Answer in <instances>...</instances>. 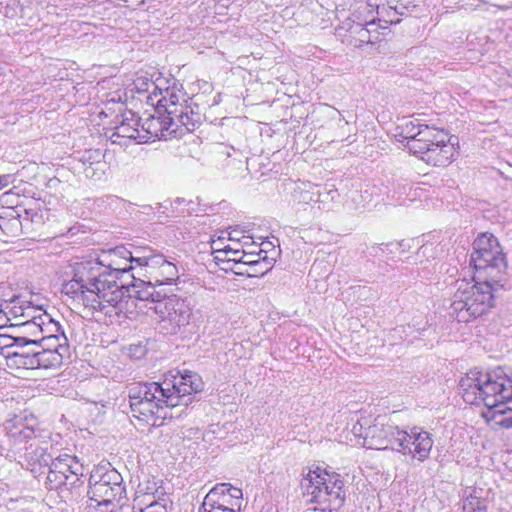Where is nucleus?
<instances>
[{
  "mask_svg": "<svg viewBox=\"0 0 512 512\" xmlns=\"http://www.w3.org/2000/svg\"><path fill=\"white\" fill-rule=\"evenodd\" d=\"M137 256L123 246L102 251L97 259L76 263L73 277L63 283L62 293L110 323L126 316L124 276L130 277Z\"/></svg>",
  "mask_w": 512,
  "mask_h": 512,
  "instance_id": "nucleus-1",
  "label": "nucleus"
},
{
  "mask_svg": "<svg viewBox=\"0 0 512 512\" xmlns=\"http://www.w3.org/2000/svg\"><path fill=\"white\" fill-rule=\"evenodd\" d=\"M459 387L467 404L488 408L495 426L512 428V371L502 367L485 373L471 370Z\"/></svg>",
  "mask_w": 512,
  "mask_h": 512,
  "instance_id": "nucleus-2",
  "label": "nucleus"
},
{
  "mask_svg": "<svg viewBox=\"0 0 512 512\" xmlns=\"http://www.w3.org/2000/svg\"><path fill=\"white\" fill-rule=\"evenodd\" d=\"M200 377L193 372L165 375L162 382L136 383L129 388V398L139 399L166 408L187 406L192 395L202 390Z\"/></svg>",
  "mask_w": 512,
  "mask_h": 512,
  "instance_id": "nucleus-3",
  "label": "nucleus"
},
{
  "mask_svg": "<svg viewBox=\"0 0 512 512\" xmlns=\"http://www.w3.org/2000/svg\"><path fill=\"white\" fill-rule=\"evenodd\" d=\"M499 287L500 284L487 279L458 282L449 307L450 316L463 323L482 317L494 307Z\"/></svg>",
  "mask_w": 512,
  "mask_h": 512,
  "instance_id": "nucleus-4",
  "label": "nucleus"
},
{
  "mask_svg": "<svg viewBox=\"0 0 512 512\" xmlns=\"http://www.w3.org/2000/svg\"><path fill=\"white\" fill-rule=\"evenodd\" d=\"M300 484L310 502L322 505L305 512H337L344 504V483L337 473H329L319 467L308 469L303 473Z\"/></svg>",
  "mask_w": 512,
  "mask_h": 512,
  "instance_id": "nucleus-5",
  "label": "nucleus"
},
{
  "mask_svg": "<svg viewBox=\"0 0 512 512\" xmlns=\"http://www.w3.org/2000/svg\"><path fill=\"white\" fill-rule=\"evenodd\" d=\"M470 265L478 273L479 279L499 284L507 265L499 242L493 234L483 233L474 240Z\"/></svg>",
  "mask_w": 512,
  "mask_h": 512,
  "instance_id": "nucleus-6",
  "label": "nucleus"
},
{
  "mask_svg": "<svg viewBox=\"0 0 512 512\" xmlns=\"http://www.w3.org/2000/svg\"><path fill=\"white\" fill-rule=\"evenodd\" d=\"M88 496L98 506H105L109 512H114V508L126 496L122 475L110 465L95 468L89 477Z\"/></svg>",
  "mask_w": 512,
  "mask_h": 512,
  "instance_id": "nucleus-7",
  "label": "nucleus"
},
{
  "mask_svg": "<svg viewBox=\"0 0 512 512\" xmlns=\"http://www.w3.org/2000/svg\"><path fill=\"white\" fill-rule=\"evenodd\" d=\"M151 309L157 316L160 329L169 335H175L189 325L193 310L189 299L176 294L165 295Z\"/></svg>",
  "mask_w": 512,
  "mask_h": 512,
  "instance_id": "nucleus-8",
  "label": "nucleus"
},
{
  "mask_svg": "<svg viewBox=\"0 0 512 512\" xmlns=\"http://www.w3.org/2000/svg\"><path fill=\"white\" fill-rule=\"evenodd\" d=\"M399 434L394 451L419 462H424L429 458L434 444L429 432L421 427L414 426L408 430L400 428Z\"/></svg>",
  "mask_w": 512,
  "mask_h": 512,
  "instance_id": "nucleus-9",
  "label": "nucleus"
},
{
  "mask_svg": "<svg viewBox=\"0 0 512 512\" xmlns=\"http://www.w3.org/2000/svg\"><path fill=\"white\" fill-rule=\"evenodd\" d=\"M432 137L428 138L429 141H423L420 145L419 152L412 154L420 158L427 164L433 166H447L453 159L456 148L454 143L448 137V134L443 129L434 128Z\"/></svg>",
  "mask_w": 512,
  "mask_h": 512,
  "instance_id": "nucleus-10",
  "label": "nucleus"
},
{
  "mask_svg": "<svg viewBox=\"0 0 512 512\" xmlns=\"http://www.w3.org/2000/svg\"><path fill=\"white\" fill-rule=\"evenodd\" d=\"M49 439V432H38V438H34L28 446H25V449L13 461L31 473L39 474L52 461L54 452Z\"/></svg>",
  "mask_w": 512,
  "mask_h": 512,
  "instance_id": "nucleus-11",
  "label": "nucleus"
},
{
  "mask_svg": "<svg viewBox=\"0 0 512 512\" xmlns=\"http://www.w3.org/2000/svg\"><path fill=\"white\" fill-rule=\"evenodd\" d=\"M4 429L7 443L0 450V455L5 456L10 461H13L34 438H38V433L34 428L26 425L22 419L6 421Z\"/></svg>",
  "mask_w": 512,
  "mask_h": 512,
  "instance_id": "nucleus-12",
  "label": "nucleus"
},
{
  "mask_svg": "<svg viewBox=\"0 0 512 512\" xmlns=\"http://www.w3.org/2000/svg\"><path fill=\"white\" fill-rule=\"evenodd\" d=\"M400 427L376 420L364 428L359 435L363 438V446L368 449L394 451Z\"/></svg>",
  "mask_w": 512,
  "mask_h": 512,
  "instance_id": "nucleus-13",
  "label": "nucleus"
},
{
  "mask_svg": "<svg viewBox=\"0 0 512 512\" xmlns=\"http://www.w3.org/2000/svg\"><path fill=\"white\" fill-rule=\"evenodd\" d=\"M434 126L421 123L419 119H410L404 121L402 124L396 127L395 137L412 154L413 152H419L423 141H429L428 138L432 137L431 133H434Z\"/></svg>",
  "mask_w": 512,
  "mask_h": 512,
  "instance_id": "nucleus-14",
  "label": "nucleus"
},
{
  "mask_svg": "<svg viewBox=\"0 0 512 512\" xmlns=\"http://www.w3.org/2000/svg\"><path fill=\"white\" fill-rule=\"evenodd\" d=\"M0 336L7 340L4 342L5 347L16 348L7 356L11 365L17 368L31 369L30 365L26 364V358L37 354V350L41 346V340L26 336H12L4 332H0Z\"/></svg>",
  "mask_w": 512,
  "mask_h": 512,
  "instance_id": "nucleus-15",
  "label": "nucleus"
},
{
  "mask_svg": "<svg viewBox=\"0 0 512 512\" xmlns=\"http://www.w3.org/2000/svg\"><path fill=\"white\" fill-rule=\"evenodd\" d=\"M60 341L61 344L38 348L36 355L26 358V364L30 365L31 369L59 368L70 355L67 338L62 337Z\"/></svg>",
  "mask_w": 512,
  "mask_h": 512,
  "instance_id": "nucleus-16",
  "label": "nucleus"
},
{
  "mask_svg": "<svg viewBox=\"0 0 512 512\" xmlns=\"http://www.w3.org/2000/svg\"><path fill=\"white\" fill-rule=\"evenodd\" d=\"M158 115H149L140 123L141 141L167 140L174 137L169 115L160 111Z\"/></svg>",
  "mask_w": 512,
  "mask_h": 512,
  "instance_id": "nucleus-17",
  "label": "nucleus"
},
{
  "mask_svg": "<svg viewBox=\"0 0 512 512\" xmlns=\"http://www.w3.org/2000/svg\"><path fill=\"white\" fill-rule=\"evenodd\" d=\"M121 120L115 126L113 132L109 136L113 144L127 146L131 141L142 143L140 132V118L132 111H126L121 114Z\"/></svg>",
  "mask_w": 512,
  "mask_h": 512,
  "instance_id": "nucleus-18",
  "label": "nucleus"
},
{
  "mask_svg": "<svg viewBox=\"0 0 512 512\" xmlns=\"http://www.w3.org/2000/svg\"><path fill=\"white\" fill-rule=\"evenodd\" d=\"M225 512H240L243 493L230 483L216 484L205 496Z\"/></svg>",
  "mask_w": 512,
  "mask_h": 512,
  "instance_id": "nucleus-19",
  "label": "nucleus"
},
{
  "mask_svg": "<svg viewBox=\"0 0 512 512\" xmlns=\"http://www.w3.org/2000/svg\"><path fill=\"white\" fill-rule=\"evenodd\" d=\"M131 412L134 418L151 426H158V420L166 418L167 414L162 413L164 406L153 404L139 399L129 398Z\"/></svg>",
  "mask_w": 512,
  "mask_h": 512,
  "instance_id": "nucleus-20",
  "label": "nucleus"
},
{
  "mask_svg": "<svg viewBox=\"0 0 512 512\" xmlns=\"http://www.w3.org/2000/svg\"><path fill=\"white\" fill-rule=\"evenodd\" d=\"M132 284L125 283L124 288V301L126 306L128 305V299H126V294L128 298H136L141 301H151L154 305L161 301L165 295H163L160 291H157L155 285L151 282H145L140 279H135L134 276Z\"/></svg>",
  "mask_w": 512,
  "mask_h": 512,
  "instance_id": "nucleus-21",
  "label": "nucleus"
},
{
  "mask_svg": "<svg viewBox=\"0 0 512 512\" xmlns=\"http://www.w3.org/2000/svg\"><path fill=\"white\" fill-rule=\"evenodd\" d=\"M158 95H160V98L154 102V105H156L155 112L160 113L161 111L167 115H169V111L174 110V108L177 110L181 106L179 100L184 96L175 79L169 80L168 83H162V91L157 90Z\"/></svg>",
  "mask_w": 512,
  "mask_h": 512,
  "instance_id": "nucleus-22",
  "label": "nucleus"
},
{
  "mask_svg": "<svg viewBox=\"0 0 512 512\" xmlns=\"http://www.w3.org/2000/svg\"><path fill=\"white\" fill-rule=\"evenodd\" d=\"M199 115L189 106H180L177 110L169 111V120L174 137L183 131H193L199 123Z\"/></svg>",
  "mask_w": 512,
  "mask_h": 512,
  "instance_id": "nucleus-23",
  "label": "nucleus"
},
{
  "mask_svg": "<svg viewBox=\"0 0 512 512\" xmlns=\"http://www.w3.org/2000/svg\"><path fill=\"white\" fill-rule=\"evenodd\" d=\"M340 197L338 189L333 184H317L313 212H328L333 209Z\"/></svg>",
  "mask_w": 512,
  "mask_h": 512,
  "instance_id": "nucleus-24",
  "label": "nucleus"
},
{
  "mask_svg": "<svg viewBox=\"0 0 512 512\" xmlns=\"http://www.w3.org/2000/svg\"><path fill=\"white\" fill-rule=\"evenodd\" d=\"M317 184L312 182H298L291 192L292 202L295 205L305 208L309 206L313 211Z\"/></svg>",
  "mask_w": 512,
  "mask_h": 512,
  "instance_id": "nucleus-25",
  "label": "nucleus"
},
{
  "mask_svg": "<svg viewBox=\"0 0 512 512\" xmlns=\"http://www.w3.org/2000/svg\"><path fill=\"white\" fill-rule=\"evenodd\" d=\"M38 321H40L41 326V337L38 339L41 340V342H57V344H61L60 338L66 336L64 332L61 331L59 323L47 312L40 313Z\"/></svg>",
  "mask_w": 512,
  "mask_h": 512,
  "instance_id": "nucleus-26",
  "label": "nucleus"
},
{
  "mask_svg": "<svg viewBox=\"0 0 512 512\" xmlns=\"http://www.w3.org/2000/svg\"><path fill=\"white\" fill-rule=\"evenodd\" d=\"M145 496L149 502L144 508L134 512H169L172 501L163 490L155 489L153 491V488L147 487Z\"/></svg>",
  "mask_w": 512,
  "mask_h": 512,
  "instance_id": "nucleus-27",
  "label": "nucleus"
},
{
  "mask_svg": "<svg viewBox=\"0 0 512 512\" xmlns=\"http://www.w3.org/2000/svg\"><path fill=\"white\" fill-rule=\"evenodd\" d=\"M48 467L47 480L52 484L51 487L57 488L66 484V481L69 479V472L68 462L64 461V454H59L56 457L53 456Z\"/></svg>",
  "mask_w": 512,
  "mask_h": 512,
  "instance_id": "nucleus-28",
  "label": "nucleus"
},
{
  "mask_svg": "<svg viewBox=\"0 0 512 512\" xmlns=\"http://www.w3.org/2000/svg\"><path fill=\"white\" fill-rule=\"evenodd\" d=\"M168 83L169 79L158 77L155 81L148 76L141 75L133 81V89L139 93H147V101L154 105V98L157 97V90L162 91V83Z\"/></svg>",
  "mask_w": 512,
  "mask_h": 512,
  "instance_id": "nucleus-29",
  "label": "nucleus"
},
{
  "mask_svg": "<svg viewBox=\"0 0 512 512\" xmlns=\"http://www.w3.org/2000/svg\"><path fill=\"white\" fill-rule=\"evenodd\" d=\"M101 157L102 154L98 150L89 151L87 155L83 156V170L87 178L93 180L102 179L106 163L100 159Z\"/></svg>",
  "mask_w": 512,
  "mask_h": 512,
  "instance_id": "nucleus-30",
  "label": "nucleus"
},
{
  "mask_svg": "<svg viewBox=\"0 0 512 512\" xmlns=\"http://www.w3.org/2000/svg\"><path fill=\"white\" fill-rule=\"evenodd\" d=\"M29 301L22 299L19 296H14L10 300H5L1 304L0 314L3 313V316L6 317L8 322L14 323L19 322L21 320V316L25 311V306ZM2 316L0 315V320Z\"/></svg>",
  "mask_w": 512,
  "mask_h": 512,
  "instance_id": "nucleus-31",
  "label": "nucleus"
},
{
  "mask_svg": "<svg viewBox=\"0 0 512 512\" xmlns=\"http://www.w3.org/2000/svg\"><path fill=\"white\" fill-rule=\"evenodd\" d=\"M7 328H17L19 334L17 336H26L29 338H39L41 334L40 321L24 320L10 323L9 327L0 326V332Z\"/></svg>",
  "mask_w": 512,
  "mask_h": 512,
  "instance_id": "nucleus-32",
  "label": "nucleus"
},
{
  "mask_svg": "<svg viewBox=\"0 0 512 512\" xmlns=\"http://www.w3.org/2000/svg\"><path fill=\"white\" fill-rule=\"evenodd\" d=\"M166 261L167 259L163 255L153 254L151 251H148V253H145L142 256H137L136 258V264L138 266H145L147 268V272L153 277Z\"/></svg>",
  "mask_w": 512,
  "mask_h": 512,
  "instance_id": "nucleus-33",
  "label": "nucleus"
},
{
  "mask_svg": "<svg viewBox=\"0 0 512 512\" xmlns=\"http://www.w3.org/2000/svg\"><path fill=\"white\" fill-rule=\"evenodd\" d=\"M179 277L178 274V268L177 266L170 262L166 261L162 267H160V270L157 271V273L154 276L155 282L159 285L163 284H172L174 281H176Z\"/></svg>",
  "mask_w": 512,
  "mask_h": 512,
  "instance_id": "nucleus-34",
  "label": "nucleus"
},
{
  "mask_svg": "<svg viewBox=\"0 0 512 512\" xmlns=\"http://www.w3.org/2000/svg\"><path fill=\"white\" fill-rule=\"evenodd\" d=\"M273 263L274 258L268 257L265 253L263 257H258L254 264L243 273H247L249 276H263L272 269Z\"/></svg>",
  "mask_w": 512,
  "mask_h": 512,
  "instance_id": "nucleus-35",
  "label": "nucleus"
},
{
  "mask_svg": "<svg viewBox=\"0 0 512 512\" xmlns=\"http://www.w3.org/2000/svg\"><path fill=\"white\" fill-rule=\"evenodd\" d=\"M348 19L357 25V27L373 26L375 24V18L373 14L369 13L368 10L361 8V2L358 3L357 7L354 9Z\"/></svg>",
  "mask_w": 512,
  "mask_h": 512,
  "instance_id": "nucleus-36",
  "label": "nucleus"
},
{
  "mask_svg": "<svg viewBox=\"0 0 512 512\" xmlns=\"http://www.w3.org/2000/svg\"><path fill=\"white\" fill-rule=\"evenodd\" d=\"M21 226V221L19 220L18 215L0 222V228L2 231L10 236H17L21 231Z\"/></svg>",
  "mask_w": 512,
  "mask_h": 512,
  "instance_id": "nucleus-37",
  "label": "nucleus"
},
{
  "mask_svg": "<svg viewBox=\"0 0 512 512\" xmlns=\"http://www.w3.org/2000/svg\"><path fill=\"white\" fill-rule=\"evenodd\" d=\"M267 253L263 249L259 248L256 250L251 251H245L243 250V253L240 255V258L238 260H241V265H245L248 268H250L254 262L257 260L258 257H263V255Z\"/></svg>",
  "mask_w": 512,
  "mask_h": 512,
  "instance_id": "nucleus-38",
  "label": "nucleus"
},
{
  "mask_svg": "<svg viewBox=\"0 0 512 512\" xmlns=\"http://www.w3.org/2000/svg\"><path fill=\"white\" fill-rule=\"evenodd\" d=\"M371 201L372 193L368 189L360 191V193L353 198L354 209L362 212Z\"/></svg>",
  "mask_w": 512,
  "mask_h": 512,
  "instance_id": "nucleus-39",
  "label": "nucleus"
},
{
  "mask_svg": "<svg viewBox=\"0 0 512 512\" xmlns=\"http://www.w3.org/2000/svg\"><path fill=\"white\" fill-rule=\"evenodd\" d=\"M40 313H46V311L42 310V308L39 306L32 305V303L29 301L28 304L25 306V311L23 313V316H21L20 321H24V320L38 321V317H39Z\"/></svg>",
  "mask_w": 512,
  "mask_h": 512,
  "instance_id": "nucleus-40",
  "label": "nucleus"
},
{
  "mask_svg": "<svg viewBox=\"0 0 512 512\" xmlns=\"http://www.w3.org/2000/svg\"><path fill=\"white\" fill-rule=\"evenodd\" d=\"M64 461L68 462L69 477L82 474L83 467L75 456L64 454Z\"/></svg>",
  "mask_w": 512,
  "mask_h": 512,
  "instance_id": "nucleus-41",
  "label": "nucleus"
},
{
  "mask_svg": "<svg viewBox=\"0 0 512 512\" xmlns=\"http://www.w3.org/2000/svg\"><path fill=\"white\" fill-rule=\"evenodd\" d=\"M400 244L398 243H382L377 246H373L372 250L375 256H380L381 254L392 253L393 249H398Z\"/></svg>",
  "mask_w": 512,
  "mask_h": 512,
  "instance_id": "nucleus-42",
  "label": "nucleus"
},
{
  "mask_svg": "<svg viewBox=\"0 0 512 512\" xmlns=\"http://www.w3.org/2000/svg\"><path fill=\"white\" fill-rule=\"evenodd\" d=\"M368 27L369 26L357 27V25H353V26L349 27V30H353V32L358 34L359 41L361 43H370L371 42V39H370V36H369L370 29Z\"/></svg>",
  "mask_w": 512,
  "mask_h": 512,
  "instance_id": "nucleus-43",
  "label": "nucleus"
},
{
  "mask_svg": "<svg viewBox=\"0 0 512 512\" xmlns=\"http://www.w3.org/2000/svg\"><path fill=\"white\" fill-rule=\"evenodd\" d=\"M198 512H225L223 509L218 507L215 502H212L210 498L204 497V500L201 506L198 509Z\"/></svg>",
  "mask_w": 512,
  "mask_h": 512,
  "instance_id": "nucleus-44",
  "label": "nucleus"
},
{
  "mask_svg": "<svg viewBox=\"0 0 512 512\" xmlns=\"http://www.w3.org/2000/svg\"><path fill=\"white\" fill-rule=\"evenodd\" d=\"M224 253L229 256L230 262H234L235 264H240L241 260H238L240 258V255L243 253V250L232 248L230 246L224 247Z\"/></svg>",
  "mask_w": 512,
  "mask_h": 512,
  "instance_id": "nucleus-45",
  "label": "nucleus"
},
{
  "mask_svg": "<svg viewBox=\"0 0 512 512\" xmlns=\"http://www.w3.org/2000/svg\"><path fill=\"white\" fill-rule=\"evenodd\" d=\"M463 512H485V510L479 505L477 499H471L464 502Z\"/></svg>",
  "mask_w": 512,
  "mask_h": 512,
  "instance_id": "nucleus-46",
  "label": "nucleus"
},
{
  "mask_svg": "<svg viewBox=\"0 0 512 512\" xmlns=\"http://www.w3.org/2000/svg\"><path fill=\"white\" fill-rule=\"evenodd\" d=\"M361 8L364 10H368L369 13L374 14V11L376 9V12L378 13L379 4L377 0H367V1H361Z\"/></svg>",
  "mask_w": 512,
  "mask_h": 512,
  "instance_id": "nucleus-47",
  "label": "nucleus"
},
{
  "mask_svg": "<svg viewBox=\"0 0 512 512\" xmlns=\"http://www.w3.org/2000/svg\"><path fill=\"white\" fill-rule=\"evenodd\" d=\"M213 253L214 259L217 261V263H230L229 256L224 253V248H215Z\"/></svg>",
  "mask_w": 512,
  "mask_h": 512,
  "instance_id": "nucleus-48",
  "label": "nucleus"
},
{
  "mask_svg": "<svg viewBox=\"0 0 512 512\" xmlns=\"http://www.w3.org/2000/svg\"><path fill=\"white\" fill-rule=\"evenodd\" d=\"M9 182V175L0 176V189L7 186Z\"/></svg>",
  "mask_w": 512,
  "mask_h": 512,
  "instance_id": "nucleus-49",
  "label": "nucleus"
},
{
  "mask_svg": "<svg viewBox=\"0 0 512 512\" xmlns=\"http://www.w3.org/2000/svg\"><path fill=\"white\" fill-rule=\"evenodd\" d=\"M238 230L234 229L229 233V239L230 240H239L238 238Z\"/></svg>",
  "mask_w": 512,
  "mask_h": 512,
  "instance_id": "nucleus-50",
  "label": "nucleus"
},
{
  "mask_svg": "<svg viewBox=\"0 0 512 512\" xmlns=\"http://www.w3.org/2000/svg\"><path fill=\"white\" fill-rule=\"evenodd\" d=\"M49 345H57V342H41L40 348H48Z\"/></svg>",
  "mask_w": 512,
  "mask_h": 512,
  "instance_id": "nucleus-51",
  "label": "nucleus"
},
{
  "mask_svg": "<svg viewBox=\"0 0 512 512\" xmlns=\"http://www.w3.org/2000/svg\"><path fill=\"white\" fill-rule=\"evenodd\" d=\"M243 239L245 240L244 241V244L247 245L249 240L251 239L250 237H246V236H243Z\"/></svg>",
  "mask_w": 512,
  "mask_h": 512,
  "instance_id": "nucleus-52",
  "label": "nucleus"
},
{
  "mask_svg": "<svg viewBox=\"0 0 512 512\" xmlns=\"http://www.w3.org/2000/svg\"><path fill=\"white\" fill-rule=\"evenodd\" d=\"M508 83L512 86V74H511V75H509V81H508Z\"/></svg>",
  "mask_w": 512,
  "mask_h": 512,
  "instance_id": "nucleus-53",
  "label": "nucleus"
},
{
  "mask_svg": "<svg viewBox=\"0 0 512 512\" xmlns=\"http://www.w3.org/2000/svg\"><path fill=\"white\" fill-rule=\"evenodd\" d=\"M397 22H399V19H397V20H393V19H391V20H390V23H397Z\"/></svg>",
  "mask_w": 512,
  "mask_h": 512,
  "instance_id": "nucleus-54",
  "label": "nucleus"
},
{
  "mask_svg": "<svg viewBox=\"0 0 512 512\" xmlns=\"http://www.w3.org/2000/svg\"><path fill=\"white\" fill-rule=\"evenodd\" d=\"M337 113L340 115V120H344V117L340 114V112L337 111Z\"/></svg>",
  "mask_w": 512,
  "mask_h": 512,
  "instance_id": "nucleus-55",
  "label": "nucleus"
},
{
  "mask_svg": "<svg viewBox=\"0 0 512 512\" xmlns=\"http://www.w3.org/2000/svg\"><path fill=\"white\" fill-rule=\"evenodd\" d=\"M3 444H0V450H2Z\"/></svg>",
  "mask_w": 512,
  "mask_h": 512,
  "instance_id": "nucleus-56",
  "label": "nucleus"
},
{
  "mask_svg": "<svg viewBox=\"0 0 512 512\" xmlns=\"http://www.w3.org/2000/svg\"><path fill=\"white\" fill-rule=\"evenodd\" d=\"M5 0H0V4H2Z\"/></svg>",
  "mask_w": 512,
  "mask_h": 512,
  "instance_id": "nucleus-57",
  "label": "nucleus"
}]
</instances>
